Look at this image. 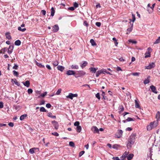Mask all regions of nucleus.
Returning a JSON list of instances; mask_svg holds the SVG:
<instances>
[{"label":"nucleus","instance_id":"7c9ffc66","mask_svg":"<svg viewBox=\"0 0 160 160\" xmlns=\"http://www.w3.org/2000/svg\"><path fill=\"white\" fill-rule=\"evenodd\" d=\"M89 69L91 72H92L94 73H95L97 70V69L95 68L92 67L90 68H89Z\"/></svg>","mask_w":160,"mask_h":160},{"label":"nucleus","instance_id":"dca6fc26","mask_svg":"<svg viewBox=\"0 0 160 160\" xmlns=\"http://www.w3.org/2000/svg\"><path fill=\"white\" fill-rule=\"evenodd\" d=\"M57 68L61 72H62L63 70H64L65 68L64 67L62 66H58L57 67Z\"/></svg>","mask_w":160,"mask_h":160},{"label":"nucleus","instance_id":"de8ad7c7","mask_svg":"<svg viewBox=\"0 0 160 160\" xmlns=\"http://www.w3.org/2000/svg\"><path fill=\"white\" fill-rule=\"evenodd\" d=\"M32 92V90L31 88L28 89V93L29 94H31Z\"/></svg>","mask_w":160,"mask_h":160},{"label":"nucleus","instance_id":"a211bd4d","mask_svg":"<svg viewBox=\"0 0 160 160\" xmlns=\"http://www.w3.org/2000/svg\"><path fill=\"white\" fill-rule=\"evenodd\" d=\"M150 78V76H149L147 78L144 80V83L145 84L148 83L150 82V80H149V79Z\"/></svg>","mask_w":160,"mask_h":160},{"label":"nucleus","instance_id":"cd10ccee","mask_svg":"<svg viewBox=\"0 0 160 160\" xmlns=\"http://www.w3.org/2000/svg\"><path fill=\"white\" fill-rule=\"evenodd\" d=\"M27 116V115L26 114L22 115L20 116V119L21 121L23 120Z\"/></svg>","mask_w":160,"mask_h":160},{"label":"nucleus","instance_id":"412c9836","mask_svg":"<svg viewBox=\"0 0 160 160\" xmlns=\"http://www.w3.org/2000/svg\"><path fill=\"white\" fill-rule=\"evenodd\" d=\"M156 118L157 120H158L160 119V112L158 111L156 115Z\"/></svg>","mask_w":160,"mask_h":160},{"label":"nucleus","instance_id":"f8f14e48","mask_svg":"<svg viewBox=\"0 0 160 160\" xmlns=\"http://www.w3.org/2000/svg\"><path fill=\"white\" fill-rule=\"evenodd\" d=\"M66 74L68 75H74L75 74V72L74 71L68 70Z\"/></svg>","mask_w":160,"mask_h":160},{"label":"nucleus","instance_id":"864d4df0","mask_svg":"<svg viewBox=\"0 0 160 160\" xmlns=\"http://www.w3.org/2000/svg\"><path fill=\"white\" fill-rule=\"evenodd\" d=\"M96 97L99 100L100 99V94H99V93H98L97 94H96Z\"/></svg>","mask_w":160,"mask_h":160},{"label":"nucleus","instance_id":"0e129e2a","mask_svg":"<svg viewBox=\"0 0 160 160\" xmlns=\"http://www.w3.org/2000/svg\"><path fill=\"white\" fill-rule=\"evenodd\" d=\"M3 107V103L2 102H0V108H2Z\"/></svg>","mask_w":160,"mask_h":160},{"label":"nucleus","instance_id":"e433bc0d","mask_svg":"<svg viewBox=\"0 0 160 160\" xmlns=\"http://www.w3.org/2000/svg\"><path fill=\"white\" fill-rule=\"evenodd\" d=\"M150 57V54L149 52H148L147 51L145 53V58H147L148 57Z\"/></svg>","mask_w":160,"mask_h":160},{"label":"nucleus","instance_id":"39448f33","mask_svg":"<svg viewBox=\"0 0 160 160\" xmlns=\"http://www.w3.org/2000/svg\"><path fill=\"white\" fill-rule=\"evenodd\" d=\"M52 124L53 125L55 129H56V130L58 129L59 127V125L58 122L55 121H52Z\"/></svg>","mask_w":160,"mask_h":160},{"label":"nucleus","instance_id":"2f4dec72","mask_svg":"<svg viewBox=\"0 0 160 160\" xmlns=\"http://www.w3.org/2000/svg\"><path fill=\"white\" fill-rule=\"evenodd\" d=\"M112 40L114 41L115 46H117L118 42H117V40L115 38H113L112 39Z\"/></svg>","mask_w":160,"mask_h":160},{"label":"nucleus","instance_id":"a18cd8bd","mask_svg":"<svg viewBox=\"0 0 160 160\" xmlns=\"http://www.w3.org/2000/svg\"><path fill=\"white\" fill-rule=\"evenodd\" d=\"M132 21L133 22H134L135 20V19H136V18H135V15L134 14H132Z\"/></svg>","mask_w":160,"mask_h":160},{"label":"nucleus","instance_id":"6e6d98bb","mask_svg":"<svg viewBox=\"0 0 160 160\" xmlns=\"http://www.w3.org/2000/svg\"><path fill=\"white\" fill-rule=\"evenodd\" d=\"M52 134L56 136H59V134L56 132H52Z\"/></svg>","mask_w":160,"mask_h":160},{"label":"nucleus","instance_id":"423d86ee","mask_svg":"<svg viewBox=\"0 0 160 160\" xmlns=\"http://www.w3.org/2000/svg\"><path fill=\"white\" fill-rule=\"evenodd\" d=\"M77 94H73L72 93H69L68 95L67 96V98H69L71 99H72L74 97H77L78 96Z\"/></svg>","mask_w":160,"mask_h":160},{"label":"nucleus","instance_id":"1a4fd4ad","mask_svg":"<svg viewBox=\"0 0 160 160\" xmlns=\"http://www.w3.org/2000/svg\"><path fill=\"white\" fill-rule=\"evenodd\" d=\"M92 130L94 133H99V131L98 128L96 126H93L92 128Z\"/></svg>","mask_w":160,"mask_h":160},{"label":"nucleus","instance_id":"79ce46f5","mask_svg":"<svg viewBox=\"0 0 160 160\" xmlns=\"http://www.w3.org/2000/svg\"><path fill=\"white\" fill-rule=\"evenodd\" d=\"M69 145L70 146L72 147H75L74 143L72 142H69Z\"/></svg>","mask_w":160,"mask_h":160},{"label":"nucleus","instance_id":"8fccbe9b","mask_svg":"<svg viewBox=\"0 0 160 160\" xmlns=\"http://www.w3.org/2000/svg\"><path fill=\"white\" fill-rule=\"evenodd\" d=\"M84 153H85V151H81L79 153V157H81Z\"/></svg>","mask_w":160,"mask_h":160},{"label":"nucleus","instance_id":"0eeeda50","mask_svg":"<svg viewBox=\"0 0 160 160\" xmlns=\"http://www.w3.org/2000/svg\"><path fill=\"white\" fill-rule=\"evenodd\" d=\"M150 88L152 92L156 94H157L158 93V92L155 86L152 85L150 86Z\"/></svg>","mask_w":160,"mask_h":160},{"label":"nucleus","instance_id":"c03bdc74","mask_svg":"<svg viewBox=\"0 0 160 160\" xmlns=\"http://www.w3.org/2000/svg\"><path fill=\"white\" fill-rule=\"evenodd\" d=\"M13 74L14 76L17 77L18 76L19 74L18 72L14 70L13 71Z\"/></svg>","mask_w":160,"mask_h":160},{"label":"nucleus","instance_id":"4c0bfd02","mask_svg":"<svg viewBox=\"0 0 160 160\" xmlns=\"http://www.w3.org/2000/svg\"><path fill=\"white\" fill-rule=\"evenodd\" d=\"M36 65L40 68H44V65H42L41 63L37 62H36Z\"/></svg>","mask_w":160,"mask_h":160},{"label":"nucleus","instance_id":"e2e57ef3","mask_svg":"<svg viewBox=\"0 0 160 160\" xmlns=\"http://www.w3.org/2000/svg\"><path fill=\"white\" fill-rule=\"evenodd\" d=\"M46 107L48 108H50L51 107V105L50 103H47L46 105Z\"/></svg>","mask_w":160,"mask_h":160},{"label":"nucleus","instance_id":"a878e982","mask_svg":"<svg viewBox=\"0 0 160 160\" xmlns=\"http://www.w3.org/2000/svg\"><path fill=\"white\" fill-rule=\"evenodd\" d=\"M152 122H153V124L154 125V127H155V128L158 125V120H157Z\"/></svg>","mask_w":160,"mask_h":160},{"label":"nucleus","instance_id":"6ab92c4d","mask_svg":"<svg viewBox=\"0 0 160 160\" xmlns=\"http://www.w3.org/2000/svg\"><path fill=\"white\" fill-rule=\"evenodd\" d=\"M119 113L121 114L122 112L124 111V108L123 106L122 105L120 106L119 107Z\"/></svg>","mask_w":160,"mask_h":160},{"label":"nucleus","instance_id":"2eb2a0df","mask_svg":"<svg viewBox=\"0 0 160 160\" xmlns=\"http://www.w3.org/2000/svg\"><path fill=\"white\" fill-rule=\"evenodd\" d=\"M23 85L27 87H29L30 86V82L29 81L27 80L25 82H23Z\"/></svg>","mask_w":160,"mask_h":160},{"label":"nucleus","instance_id":"69168bd1","mask_svg":"<svg viewBox=\"0 0 160 160\" xmlns=\"http://www.w3.org/2000/svg\"><path fill=\"white\" fill-rule=\"evenodd\" d=\"M83 25L86 26H88V24L86 21H84L83 22Z\"/></svg>","mask_w":160,"mask_h":160},{"label":"nucleus","instance_id":"ea45409f","mask_svg":"<svg viewBox=\"0 0 160 160\" xmlns=\"http://www.w3.org/2000/svg\"><path fill=\"white\" fill-rule=\"evenodd\" d=\"M102 72H101V70L100 71H98L96 72V77H98L99 76V75L101 74Z\"/></svg>","mask_w":160,"mask_h":160},{"label":"nucleus","instance_id":"6e6552de","mask_svg":"<svg viewBox=\"0 0 160 160\" xmlns=\"http://www.w3.org/2000/svg\"><path fill=\"white\" fill-rule=\"evenodd\" d=\"M153 123L152 122H150L149 125L147 126V129L148 130H150L152 128H155V127H154V125L153 124Z\"/></svg>","mask_w":160,"mask_h":160},{"label":"nucleus","instance_id":"603ef678","mask_svg":"<svg viewBox=\"0 0 160 160\" xmlns=\"http://www.w3.org/2000/svg\"><path fill=\"white\" fill-rule=\"evenodd\" d=\"M58 62L57 61H56L54 62L53 63V65L54 66L56 67L58 65Z\"/></svg>","mask_w":160,"mask_h":160},{"label":"nucleus","instance_id":"ddd939ff","mask_svg":"<svg viewBox=\"0 0 160 160\" xmlns=\"http://www.w3.org/2000/svg\"><path fill=\"white\" fill-rule=\"evenodd\" d=\"M13 49V46L10 45L8 48V52L9 54H10L12 52Z\"/></svg>","mask_w":160,"mask_h":160},{"label":"nucleus","instance_id":"5fc2aeb1","mask_svg":"<svg viewBox=\"0 0 160 160\" xmlns=\"http://www.w3.org/2000/svg\"><path fill=\"white\" fill-rule=\"evenodd\" d=\"M95 25L98 27H100L101 25V23L100 22H96Z\"/></svg>","mask_w":160,"mask_h":160},{"label":"nucleus","instance_id":"c85d7f7f","mask_svg":"<svg viewBox=\"0 0 160 160\" xmlns=\"http://www.w3.org/2000/svg\"><path fill=\"white\" fill-rule=\"evenodd\" d=\"M55 11L54 8L53 7H52L51 9V16L53 17Z\"/></svg>","mask_w":160,"mask_h":160},{"label":"nucleus","instance_id":"a19ab883","mask_svg":"<svg viewBox=\"0 0 160 160\" xmlns=\"http://www.w3.org/2000/svg\"><path fill=\"white\" fill-rule=\"evenodd\" d=\"M139 74V73L137 72L130 73V74L134 76H138Z\"/></svg>","mask_w":160,"mask_h":160},{"label":"nucleus","instance_id":"680f3d73","mask_svg":"<svg viewBox=\"0 0 160 160\" xmlns=\"http://www.w3.org/2000/svg\"><path fill=\"white\" fill-rule=\"evenodd\" d=\"M101 72H102V73L104 74V72H106V71H107V70L106 69H102L101 70Z\"/></svg>","mask_w":160,"mask_h":160},{"label":"nucleus","instance_id":"c756f323","mask_svg":"<svg viewBox=\"0 0 160 160\" xmlns=\"http://www.w3.org/2000/svg\"><path fill=\"white\" fill-rule=\"evenodd\" d=\"M77 131L78 132H80L81 131L82 128L80 126H78L76 128Z\"/></svg>","mask_w":160,"mask_h":160},{"label":"nucleus","instance_id":"473e14b6","mask_svg":"<svg viewBox=\"0 0 160 160\" xmlns=\"http://www.w3.org/2000/svg\"><path fill=\"white\" fill-rule=\"evenodd\" d=\"M133 26V24H132L131 26V27L128 28L127 31H128V32H127V34H128L132 30V27Z\"/></svg>","mask_w":160,"mask_h":160},{"label":"nucleus","instance_id":"4d7b16f0","mask_svg":"<svg viewBox=\"0 0 160 160\" xmlns=\"http://www.w3.org/2000/svg\"><path fill=\"white\" fill-rule=\"evenodd\" d=\"M128 41L129 42H132L134 44H136L137 43V42L136 41H133L130 39Z\"/></svg>","mask_w":160,"mask_h":160},{"label":"nucleus","instance_id":"4468645a","mask_svg":"<svg viewBox=\"0 0 160 160\" xmlns=\"http://www.w3.org/2000/svg\"><path fill=\"white\" fill-rule=\"evenodd\" d=\"M52 29L53 32H56L59 30V27L57 25H55L53 27Z\"/></svg>","mask_w":160,"mask_h":160},{"label":"nucleus","instance_id":"58836bf2","mask_svg":"<svg viewBox=\"0 0 160 160\" xmlns=\"http://www.w3.org/2000/svg\"><path fill=\"white\" fill-rule=\"evenodd\" d=\"M40 111L41 112H46V110L43 107H42L40 108Z\"/></svg>","mask_w":160,"mask_h":160},{"label":"nucleus","instance_id":"9b49d317","mask_svg":"<svg viewBox=\"0 0 160 160\" xmlns=\"http://www.w3.org/2000/svg\"><path fill=\"white\" fill-rule=\"evenodd\" d=\"M25 26V25L24 23H22L21 26V27H19L18 28V30L19 31H21L22 32H24L26 30V28H22L21 27H24Z\"/></svg>","mask_w":160,"mask_h":160},{"label":"nucleus","instance_id":"7ed1b4c3","mask_svg":"<svg viewBox=\"0 0 160 160\" xmlns=\"http://www.w3.org/2000/svg\"><path fill=\"white\" fill-rule=\"evenodd\" d=\"M123 132L121 130H118L116 134V136L118 138H121L122 136Z\"/></svg>","mask_w":160,"mask_h":160},{"label":"nucleus","instance_id":"bf43d9fd","mask_svg":"<svg viewBox=\"0 0 160 160\" xmlns=\"http://www.w3.org/2000/svg\"><path fill=\"white\" fill-rule=\"evenodd\" d=\"M18 66L16 64H15V65L13 67V69H16V70L18 69Z\"/></svg>","mask_w":160,"mask_h":160},{"label":"nucleus","instance_id":"393cba45","mask_svg":"<svg viewBox=\"0 0 160 160\" xmlns=\"http://www.w3.org/2000/svg\"><path fill=\"white\" fill-rule=\"evenodd\" d=\"M90 42L92 46H95L96 45V42L93 39H91L90 40Z\"/></svg>","mask_w":160,"mask_h":160},{"label":"nucleus","instance_id":"f03ea898","mask_svg":"<svg viewBox=\"0 0 160 160\" xmlns=\"http://www.w3.org/2000/svg\"><path fill=\"white\" fill-rule=\"evenodd\" d=\"M86 74V73L83 71H78L75 76L76 78L84 76Z\"/></svg>","mask_w":160,"mask_h":160},{"label":"nucleus","instance_id":"4be33fe9","mask_svg":"<svg viewBox=\"0 0 160 160\" xmlns=\"http://www.w3.org/2000/svg\"><path fill=\"white\" fill-rule=\"evenodd\" d=\"M12 80L15 83V84H16L18 86H19L20 85V82H18L16 79H12Z\"/></svg>","mask_w":160,"mask_h":160},{"label":"nucleus","instance_id":"3c124183","mask_svg":"<svg viewBox=\"0 0 160 160\" xmlns=\"http://www.w3.org/2000/svg\"><path fill=\"white\" fill-rule=\"evenodd\" d=\"M74 7L77 8L78 7V4L76 2H74L73 4Z\"/></svg>","mask_w":160,"mask_h":160},{"label":"nucleus","instance_id":"aec40b11","mask_svg":"<svg viewBox=\"0 0 160 160\" xmlns=\"http://www.w3.org/2000/svg\"><path fill=\"white\" fill-rule=\"evenodd\" d=\"M134 155L133 154H130L127 156V159L128 160H131L133 157Z\"/></svg>","mask_w":160,"mask_h":160},{"label":"nucleus","instance_id":"bb28decb","mask_svg":"<svg viewBox=\"0 0 160 160\" xmlns=\"http://www.w3.org/2000/svg\"><path fill=\"white\" fill-rule=\"evenodd\" d=\"M135 107L136 108H139L140 107L139 104L138 103L137 101L136 100H135Z\"/></svg>","mask_w":160,"mask_h":160},{"label":"nucleus","instance_id":"f3484780","mask_svg":"<svg viewBox=\"0 0 160 160\" xmlns=\"http://www.w3.org/2000/svg\"><path fill=\"white\" fill-rule=\"evenodd\" d=\"M5 36L6 38L9 40H10L12 38L11 37L10 35L9 32H7L5 33Z\"/></svg>","mask_w":160,"mask_h":160},{"label":"nucleus","instance_id":"774afa93","mask_svg":"<svg viewBox=\"0 0 160 160\" xmlns=\"http://www.w3.org/2000/svg\"><path fill=\"white\" fill-rule=\"evenodd\" d=\"M112 159L113 160H120L119 158L118 157H113Z\"/></svg>","mask_w":160,"mask_h":160},{"label":"nucleus","instance_id":"09e8293b","mask_svg":"<svg viewBox=\"0 0 160 160\" xmlns=\"http://www.w3.org/2000/svg\"><path fill=\"white\" fill-rule=\"evenodd\" d=\"M126 120L127 122L131 121H134L133 118H128L126 119Z\"/></svg>","mask_w":160,"mask_h":160},{"label":"nucleus","instance_id":"b1692460","mask_svg":"<svg viewBox=\"0 0 160 160\" xmlns=\"http://www.w3.org/2000/svg\"><path fill=\"white\" fill-rule=\"evenodd\" d=\"M15 45L16 46H19L21 44V42L20 40L16 41L14 43Z\"/></svg>","mask_w":160,"mask_h":160},{"label":"nucleus","instance_id":"c9c22d12","mask_svg":"<svg viewBox=\"0 0 160 160\" xmlns=\"http://www.w3.org/2000/svg\"><path fill=\"white\" fill-rule=\"evenodd\" d=\"M35 149V148H31L29 150V152L31 154H33L35 152L34 150Z\"/></svg>","mask_w":160,"mask_h":160},{"label":"nucleus","instance_id":"20e7f679","mask_svg":"<svg viewBox=\"0 0 160 160\" xmlns=\"http://www.w3.org/2000/svg\"><path fill=\"white\" fill-rule=\"evenodd\" d=\"M155 64L154 62H152L148 66L146 67L145 69H150L155 67Z\"/></svg>","mask_w":160,"mask_h":160},{"label":"nucleus","instance_id":"f257e3e1","mask_svg":"<svg viewBox=\"0 0 160 160\" xmlns=\"http://www.w3.org/2000/svg\"><path fill=\"white\" fill-rule=\"evenodd\" d=\"M136 136V134L133 133L131 134L128 138V142L127 144V147L129 148L131 147L132 145L134 144Z\"/></svg>","mask_w":160,"mask_h":160},{"label":"nucleus","instance_id":"72a5a7b5","mask_svg":"<svg viewBox=\"0 0 160 160\" xmlns=\"http://www.w3.org/2000/svg\"><path fill=\"white\" fill-rule=\"evenodd\" d=\"M160 42V37H159L158 38L156 39V41L153 43L154 44H156Z\"/></svg>","mask_w":160,"mask_h":160},{"label":"nucleus","instance_id":"37998d69","mask_svg":"<svg viewBox=\"0 0 160 160\" xmlns=\"http://www.w3.org/2000/svg\"><path fill=\"white\" fill-rule=\"evenodd\" d=\"M62 91V89L61 88L59 89L57 91V92H56V95H58L60 94V93H61Z\"/></svg>","mask_w":160,"mask_h":160},{"label":"nucleus","instance_id":"f704fd0d","mask_svg":"<svg viewBox=\"0 0 160 160\" xmlns=\"http://www.w3.org/2000/svg\"><path fill=\"white\" fill-rule=\"evenodd\" d=\"M72 68L77 69H78V66L77 65H72L71 66Z\"/></svg>","mask_w":160,"mask_h":160},{"label":"nucleus","instance_id":"5701e85b","mask_svg":"<svg viewBox=\"0 0 160 160\" xmlns=\"http://www.w3.org/2000/svg\"><path fill=\"white\" fill-rule=\"evenodd\" d=\"M88 64V62L85 61H84L83 62L81 65V67L83 68L84 67L86 66Z\"/></svg>","mask_w":160,"mask_h":160},{"label":"nucleus","instance_id":"49530a36","mask_svg":"<svg viewBox=\"0 0 160 160\" xmlns=\"http://www.w3.org/2000/svg\"><path fill=\"white\" fill-rule=\"evenodd\" d=\"M80 123L78 121H76L74 123V125L75 126L78 127L79 126Z\"/></svg>","mask_w":160,"mask_h":160},{"label":"nucleus","instance_id":"13d9d810","mask_svg":"<svg viewBox=\"0 0 160 160\" xmlns=\"http://www.w3.org/2000/svg\"><path fill=\"white\" fill-rule=\"evenodd\" d=\"M47 92H45L44 93L42 94H41L40 96L42 97H44L45 96H46L47 95Z\"/></svg>","mask_w":160,"mask_h":160},{"label":"nucleus","instance_id":"052dcab7","mask_svg":"<svg viewBox=\"0 0 160 160\" xmlns=\"http://www.w3.org/2000/svg\"><path fill=\"white\" fill-rule=\"evenodd\" d=\"M68 9L70 10H71V11H73L75 9V8H74V7H69L68 8Z\"/></svg>","mask_w":160,"mask_h":160},{"label":"nucleus","instance_id":"338daca9","mask_svg":"<svg viewBox=\"0 0 160 160\" xmlns=\"http://www.w3.org/2000/svg\"><path fill=\"white\" fill-rule=\"evenodd\" d=\"M152 49L150 47H149L147 49V52H149V53H150V52H151L152 51Z\"/></svg>","mask_w":160,"mask_h":160},{"label":"nucleus","instance_id":"9d476101","mask_svg":"<svg viewBox=\"0 0 160 160\" xmlns=\"http://www.w3.org/2000/svg\"><path fill=\"white\" fill-rule=\"evenodd\" d=\"M129 152H125L123 155L121 157L122 160H124L127 157V155L128 154Z\"/></svg>","mask_w":160,"mask_h":160}]
</instances>
